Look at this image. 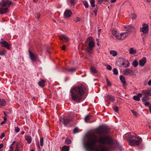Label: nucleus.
<instances>
[{"label":"nucleus","instance_id":"obj_1","mask_svg":"<svg viewBox=\"0 0 151 151\" xmlns=\"http://www.w3.org/2000/svg\"><path fill=\"white\" fill-rule=\"evenodd\" d=\"M86 148L90 151H108V149L118 147L119 144L112 138L101 136L98 139L94 134L90 135L86 145Z\"/></svg>","mask_w":151,"mask_h":151},{"label":"nucleus","instance_id":"obj_2","mask_svg":"<svg viewBox=\"0 0 151 151\" xmlns=\"http://www.w3.org/2000/svg\"><path fill=\"white\" fill-rule=\"evenodd\" d=\"M88 88L85 84H80L71 88L70 91L72 100L78 103L83 101V96L88 92Z\"/></svg>","mask_w":151,"mask_h":151},{"label":"nucleus","instance_id":"obj_3","mask_svg":"<svg viewBox=\"0 0 151 151\" xmlns=\"http://www.w3.org/2000/svg\"><path fill=\"white\" fill-rule=\"evenodd\" d=\"M13 4L11 1H3L1 3V7H0V13L1 14L8 12V8Z\"/></svg>","mask_w":151,"mask_h":151},{"label":"nucleus","instance_id":"obj_4","mask_svg":"<svg viewBox=\"0 0 151 151\" xmlns=\"http://www.w3.org/2000/svg\"><path fill=\"white\" fill-rule=\"evenodd\" d=\"M86 42H88V45L87 47L86 50L88 53H92L93 52V48L95 46L94 40L92 37H90L87 38Z\"/></svg>","mask_w":151,"mask_h":151},{"label":"nucleus","instance_id":"obj_5","mask_svg":"<svg viewBox=\"0 0 151 151\" xmlns=\"http://www.w3.org/2000/svg\"><path fill=\"white\" fill-rule=\"evenodd\" d=\"M111 32L112 35L115 37L116 39L122 40L125 39L129 35L127 32L119 33L117 31L114 30H112Z\"/></svg>","mask_w":151,"mask_h":151},{"label":"nucleus","instance_id":"obj_6","mask_svg":"<svg viewBox=\"0 0 151 151\" xmlns=\"http://www.w3.org/2000/svg\"><path fill=\"white\" fill-rule=\"evenodd\" d=\"M134 139H129V143L132 146H138L140 145L142 141V138L139 136H134L133 137Z\"/></svg>","mask_w":151,"mask_h":151},{"label":"nucleus","instance_id":"obj_7","mask_svg":"<svg viewBox=\"0 0 151 151\" xmlns=\"http://www.w3.org/2000/svg\"><path fill=\"white\" fill-rule=\"evenodd\" d=\"M60 121L61 122H62L65 126L68 127V125L71 122H73V119L72 118H68L65 119L64 118H62L60 119Z\"/></svg>","mask_w":151,"mask_h":151},{"label":"nucleus","instance_id":"obj_8","mask_svg":"<svg viewBox=\"0 0 151 151\" xmlns=\"http://www.w3.org/2000/svg\"><path fill=\"white\" fill-rule=\"evenodd\" d=\"M28 52L29 54V57L32 61H35L37 60L38 58L37 55H35L30 50H29Z\"/></svg>","mask_w":151,"mask_h":151},{"label":"nucleus","instance_id":"obj_9","mask_svg":"<svg viewBox=\"0 0 151 151\" xmlns=\"http://www.w3.org/2000/svg\"><path fill=\"white\" fill-rule=\"evenodd\" d=\"M0 44L2 47H5L8 50L10 49V47L7 42L5 40H4L2 39L1 40Z\"/></svg>","mask_w":151,"mask_h":151},{"label":"nucleus","instance_id":"obj_10","mask_svg":"<svg viewBox=\"0 0 151 151\" xmlns=\"http://www.w3.org/2000/svg\"><path fill=\"white\" fill-rule=\"evenodd\" d=\"M149 27L148 25L146 24H144L143 27L140 29V32H142L144 34H147L148 32Z\"/></svg>","mask_w":151,"mask_h":151},{"label":"nucleus","instance_id":"obj_11","mask_svg":"<svg viewBox=\"0 0 151 151\" xmlns=\"http://www.w3.org/2000/svg\"><path fill=\"white\" fill-rule=\"evenodd\" d=\"M142 93L143 95L147 96H151V88H148L147 89L142 91Z\"/></svg>","mask_w":151,"mask_h":151},{"label":"nucleus","instance_id":"obj_12","mask_svg":"<svg viewBox=\"0 0 151 151\" xmlns=\"http://www.w3.org/2000/svg\"><path fill=\"white\" fill-rule=\"evenodd\" d=\"M123 73L125 75H133L134 72L133 71L129 68L125 69L123 71Z\"/></svg>","mask_w":151,"mask_h":151},{"label":"nucleus","instance_id":"obj_13","mask_svg":"<svg viewBox=\"0 0 151 151\" xmlns=\"http://www.w3.org/2000/svg\"><path fill=\"white\" fill-rule=\"evenodd\" d=\"M147 62V58L145 57H143L142 59L140 60L139 61V64L140 66L142 67L144 66Z\"/></svg>","mask_w":151,"mask_h":151},{"label":"nucleus","instance_id":"obj_14","mask_svg":"<svg viewBox=\"0 0 151 151\" xmlns=\"http://www.w3.org/2000/svg\"><path fill=\"white\" fill-rule=\"evenodd\" d=\"M60 39L64 42H68L69 41V38L65 35H63L58 36Z\"/></svg>","mask_w":151,"mask_h":151},{"label":"nucleus","instance_id":"obj_15","mask_svg":"<svg viewBox=\"0 0 151 151\" xmlns=\"http://www.w3.org/2000/svg\"><path fill=\"white\" fill-rule=\"evenodd\" d=\"M72 14V12L69 9L66 10L64 12V15L65 17L66 18H68L70 17Z\"/></svg>","mask_w":151,"mask_h":151},{"label":"nucleus","instance_id":"obj_16","mask_svg":"<svg viewBox=\"0 0 151 151\" xmlns=\"http://www.w3.org/2000/svg\"><path fill=\"white\" fill-rule=\"evenodd\" d=\"M127 31L129 32H132L134 31V28L128 25L125 27Z\"/></svg>","mask_w":151,"mask_h":151},{"label":"nucleus","instance_id":"obj_17","mask_svg":"<svg viewBox=\"0 0 151 151\" xmlns=\"http://www.w3.org/2000/svg\"><path fill=\"white\" fill-rule=\"evenodd\" d=\"M105 97L112 102H114V101L115 100L114 97L112 95H106L105 96Z\"/></svg>","mask_w":151,"mask_h":151},{"label":"nucleus","instance_id":"obj_18","mask_svg":"<svg viewBox=\"0 0 151 151\" xmlns=\"http://www.w3.org/2000/svg\"><path fill=\"white\" fill-rule=\"evenodd\" d=\"M46 80L42 79L38 83L39 85L41 87H43L45 86V83L46 82Z\"/></svg>","mask_w":151,"mask_h":151},{"label":"nucleus","instance_id":"obj_19","mask_svg":"<svg viewBox=\"0 0 151 151\" xmlns=\"http://www.w3.org/2000/svg\"><path fill=\"white\" fill-rule=\"evenodd\" d=\"M93 116L91 115H87L84 118V120L86 122H89L88 121L90 120L92 118Z\"/></svg>","mask_w":151,"mask_h":151},{"label":"nucleus","instance_id":"obj_20","mask_svg":"<svg viewBox=\"0 0 151 151\" xmlns=\"http://www.w3.org/2000/svg\"><path fill=\"white\" fill-rule=\"evenodd\" d=\"M119 78L121 82L122 83L123 86L125 85L126 84L125 77L121 75L119 76Z\"/></svg>","mask_w":151,"mask_h":151},{"label":"nucleus","instance_id":"obj_21","mask_svg":"<svg viewBox=\"0 0 151 151\" xmlns=\"http://www.w3.org/2000/svg\"><path fill=\"white\" fill-rule=\"evenodd\" d=\"M122 65L124 68H127L129 66V63L128 60H125L122 63Z\"/></svg>","mask_w":151,"mask_h":151},{"label":"nucleus","instance_id":"obj_22","mask_svg":"<svg viewBox=\"0 0 151 151\" xmlns=\"http://www.w3.org/2000/svg\"><path fill=\"white\" fill-rule=\"evenodd\" d=\"M101 128L103 134H106L108 132V130L106 128L103 127H101Z\"/></svg>","mask_w":151,"mask_h":151},{"label":"nucleus","instance_id":"obj_23","mask_svg":"<svg viewBox=\"0 0 151 151\" xmlns=\"http://www.w3.org/2000/svg\"><path fill=\"white\" fill-rule=\"evenodd\" d=\"M77 68H67V70L69 72L73 73L75 72L77 70Z\"/></svg>","mask_w":151,"mask_h":151},{"label":"nucleus","instance_id":"obj_24","mask_svg":"<svg viewBox=\"0 0 151 151\" xmlns=\"http://www.w3.org/2000/svg\"><path fill=\"white\" fill-rule=\"evenodd\" d=\"M38 147L40 149V147L39 146V145H40L42 146H43V144H44V139L43 138H40V142H38Z\"/></svg>","mask_w":151,"mask_h":151},{"label":"nucleus","instance_id":"obj_25","mask_svg":"<svg viewBox=\"0 0 151 151\" xmlns=\"http://www.w3.org/2000/svg\"><path fill=\"white\" fill-rule=\"evenodd\" d=\"M129 52L130 54H134L136 53V51L134 50L133 48L132 47L130 49Z\"/></svg>","mask_w":151,"mask_h":151},{"label":"nucleus","instance_id":"obj_26","mask_svg":"<svg viewBox=\"0 0 151 151\" xmlns=\"http://www.w3.org/2000/svg\"><path fill=\"white\" fill-rule=\"evenodd\" d=\"M6 104V102L3 99H0V107L4 106Z\"/></svg>","mask_w":151,"mask_h":151},{"label":"nucleus","instance_id":"obj_27","mask_svg":"<svg viewBox=\"0 0 151 151\" xmlns=\"http://www.w3.org/2000/svg\"><path fill=\"white\" fill-rule=\"evenodd\" d=\"M69 146H67L66 145H64L62 148V151H69Z\"/></svg>","mask_w":151,"mask_h":151},{"label":"nucleus","instance_id":"obj_28","mask_svg":"<svg viewBox=\"0 0 151 151\" xmlns=\"http://www.w3.org/2000/svg\"><path fill=\"white\" fill-rule=\"evenodd\" d=\"M25 139L28 144L32 142V138L30 136H27L25 137Z\"/></svg>","mask_w":151,"mask_h":151},{"label":"nucleus","instance_id":"obj_29","mask_svg":"<svg viewBox=\"0 0 151 151\" xmlns=\"http://www.w3.org/2000/svg\"><path fill=\"white\" fill-rule=\"evenodd\" d=\"M110 53V54L111 55L114 57L116 56L117 55V52L114 50H111Z\"/></svg>","mask_w":151,"mask_h":151},{"label":"nucleus","instance_id":"obj_30","mask_svg":"<svg viewBox=\"0 0 151 151\" xmlns=\"http://www.w3.org/2000/svg\"><path fill=\"white\" fill-rule=\"evenodd\" d=\"M149 100V98L148 96L145 95L142 98V100L143 102H145Z\"/></svg>","mask_w":151,"mask_h":151},{"label":"nucleus","instance_id":"obj_31","mask_svg":"<svg viewBox=\"0 0 151 151\" xmlns=\"http://www.w3.org/2000/svg\"><path fill=\"white\" fill-rule=\"evenodd\" d=\"M138 65V63L137 60H134L133 61L132 63V65L135 67H137Z\"/></svg>","mask_w":151,"mask_h":151},{"label":"nucleus","instance_id":"obj_32","mask_svg":"<svg viewBox=\"0 0 151 151\" xmlns=\"http://www.w3.org/2000/svg\"><path fill=\"white\" fill-rule=\"evenodd\" d=\"M96 133L97 134H103L101 127L97 129L96 131Z\"/></svg>","mask_w":151,"mask_h":151},{"label":"nucleus","instance_id":"obj_33","mask_svg":"<svg viewBox=\"0 0 151 151\" xmlns=\"http://www.w3.org/2000/svg\"><path fill=\"white\" fill-rule=\"evenodd\" d=\"M90 4L91 6L92 7H94L95 6V1L94 0H91L90 1Z\"/></svg>","mask_w":151,"mask_h":151},{"label":"nucleus","instance_id":"obj_34","mask_svg":"<svg viewBox=\"0 0 151 151\" xmlns=\"http://www.w3.org/2000/svg\"><path fill=\"white\" fill-rule=\"evenodd\" d=\"M90 69L91 71L93 73H96L97 72L96 69L93 67H91Z\"/></svg>","mask_w":151,"mask_h":151},{"label":"nucleus","instance_id":"obj_35","mask_svg":"<svg viewBox=\"0 0 151 151\" xmlns=\"http://www.w3.org/2000/svg\"><path fill=\"white\" fill-rule=\"evenodd\" d=\"M113 109L115 112L117 113L119 111V109L118 106H114L113 107Z\"/></svg>","mask_w":151,"mask_h":151},{"label":"nucleus","instance_id":"obj_36","mask_svg":"<svg viewBox=\"0 0 151 151\" xmlns=\"http://www.w3.org/2000/svg\"><path fill=\"white\" fill-rule=\"evenodd\" d=\"M83 4L86 8H87L88 7V4L87 1H85L83 2Z\"/></svg>","mask_w":151,"mask_h":151},{"label":"nucleus","instance_id":"obj_37","mask_svg":"<svg viewBox=\"0 0 151 151\" xmlns=\"http://www.w3.org/2000/svg\"><path fill=\"white\" fill-rule=\"evenodd\" d=\"M130 17L132 19H135L136 18V15L135 14H132L130 15Z\"/></svg>","mask_w":151,"mask_h":151},{"label":"nucleus","instance_id":"obj_38","mask_svg":"<svg viewBox=\"0 0 151 151\" xmlns=\"http://www.w3.org/2000/svg\"><path fill=\"white\" fill-rule=\"evenodd\" d=\"M106 81L107 82V85L108 86H110L111 85V82L107 78H106Z\"/></svg>","mask_w":151,"mask_h":151},{"label":"nucleus","instance_id":"obj_39","mask_svg":"<svg viewBox=\"0 0 151 151\" xmlns=\"http://www.w3.org/2000/svg\"><path fill=\"white\" fill-rule=\"evenodd\" d=\"M133 99L135 101H139L140 100V98H139L138 96H134L133 97Z\"/></svg>","mask_w":151,"mask_h":151},{"label":"nucleus","instance_id":"obj_40","mask_svg":"<svg viewBox=\"0 0 151 151\" xmlns=\"http://www.w3.org/2000/svg\"><path fill=\"white\" fill-rule=\"evenodd\" d=\"M113 72L115 75H116L118 74V70L116 68H114L113 69Z\"/></svg>","mask_w":151,"mask_h":151},{"label":"nucleus","instance_id":"obj_41","mask_svg":"<svg viewBox=\"0 0 151 151\" xmlns=\"http://www.w3.org/2000/svg\"><path fill=\"white\" fill-rule=\"evenodd\" d=\"M6 52V51L5 50H3L1 51L0 52V55H4Z\"/></svg>","mask_w":151,"mask_h":151},{"label":"nucleus","instance_id":"obj_42","mask_svg":"<svg viewBox=\"0 0 151 151\" xmlns=\"http://www.w3.org/2000/svg\"><path fill=\"white\" fill-rule=\"evenodd\" d=\"M65 142L66 143H67L68 144H71V141L69 139L66 138L65 140Z\"/></svg>","mask_w":151,"mask_h":151},{"label":"nucleus","instance_id":"obj_43","mask_svg":"<svg viewBox=\"0 0 151 151\" xmlns=\"http://www.w3.org/2000/svg\"><path fill=\"white\" fill-rule=\"evenodd\" d=\"M131 112L132 113L133 115L135 116H137L138 114L137 112L134 110H131Z\"/></svg>","mask_w":151,"mask_h":151},{"label":"nucleus","instance_id":"obj_44","mask_svg":"<svg viewBox=\"0 0 151 151\" xmlns=\"http://www.w3.org/2000/svg\"><path fill=\"white\" fill-rule=\"evenodd\" d=\"M81 20V19L78 17H76L75 19H74V21L76 22H79Z\"/></svg>","mask_w":151,"mask_h":151},{"label":"nucleus","instance_id":"obj_45","mask_svg":"<svg viewBox=\"0 0 151 151\" xmlns=\"http://www.w3.org/2000/svg\"><path fill=\"white\" fill-rule=\"evenodd\" d=\"M20 129L18 127H15V131L16 132H19Z\"/></svg>","mask_w":151,"mask_h":151},{"label":"nucleus","instance_id":"obj_46","mask_svg":"<svg viewBox=\"0 0 151 151\" xmlns=\"http://www.w3.org/2000/svg\"><path fill=\"white\" fill-rule=\"evenodd\" d=\"M70 3L72 5H74L76 4L75 0H70Z\"/></svg>","mask_w":151,"mask_h":151},{"label":"nucleus","instance_id":"obj_47","mask_svg":"<svg viewBox=\"0 0 151 151\" xmlns=\"http://www.w3.org/2000/svg\"><path fill=\"white\" fill-rule=\"evenodd\" d=\"M106 68L109 70H110L112 69L111 67L109 65H107L106 66Z\"/></svg>","mask_w":151,"mask_h":151},{"label":"nucleus","instance_id":"obj_48","mask_svg":"<svg viewBox=\"0 0 151 151\" xmlns=\"http://www.w3.org/2000/svg\"><path fill=\"white\" fill-rule=\"evenodd\" d=\"M78 129L77 128H75L73 130V133L74 134L78 132Z\"/></svg>","mask_w":151,"mask_h":151},{"label":"nucleus","instance_id":"obj_49","mask_svg":"<svg viewBox=\"0 0 151 151\" xmlns=\"http://www.w3.org/2000/svg\"><path fill=\"white\" fill-rule=\"evenodd\" d=\"M108 1V0H98V2L100 4L101 3L103 2L104 1L105 2H106Z\"/></svg>","mask_w":151,"mask_h":151},{"label":"nucleus","instance_id":"obj_50","mask_svg":"<svg viewBox=\"0 0 151 151\" xmlns=\"http://www.w3.org/2000/svg\"><path fill=\"white\" fill-rule=\"evenodd\" d=\"M144 105L146 106H148L150 105V102H145Z\"/></svg>","mask_w":151,"mask_h":151},{"label":"nucleus","instance_id":"obj_51","mask_svg":"<svg viewBox=\"0 0 151 151\" xmlns=\"http://www.w3.org/2000/svg\"><path fill=\"white\" fill-rule=\"evenodd\" d=\"M5 136V134L4 133V132L2 133L1 135L0 138H3Z\"/></svg>","mask_w":151,"mask_h":151},{"label":"nucleus","instance_id":"obj_52","mask_svg":"<svg viewBox=\"0 0 151 151\" xmlns=\"http://www.w3.org/2000/svg\"><path fill=\"white\" fill-rule=\"evenodd\" d=\"M142 95H143V94H142V93H138L137 94V96H138L139 97V98H140V97H142Z\"/></svg>","mask_w":151,"mask_h":151},{"label":"nucleus","instance_id":"obj_53","mask_svg":"<svg viewBox=\"0 0 151 151\" xmlns=\"http://www.w3.org/2000/svg\"><path fill=\"white\" fill-rule=\"evenodd\" d=\"M97 7H96L95 8V10H94V13L96 15L97 14Z\"/></svg>","mask_w":151,"mask_h":151},{"label":"nucleus","instance_id":"obj_54","mask_svg":"<svg viewBox=\"0 0 151 151\" xmlns=\"http://www.w3.org/2000/svg\"><path fill=\"white\" fill-rule=\"evenodd\" d=\"M62 50H65L66 49V46L65 45H63L62 47Z\"/></svg>","mask_w":151,"mask_h":151},{"label":"nucleus","instance_id":"obj_55","mask_svg":"<svg viewBox=\"0 0 151 151\" xmlns=\"http://www.w3.org/2000/svg\"><path fill=\"white\" fill-rule=\"evenodd\" d=\"M14 151H19V147H18V145H17L15 147V150Z\"/></svg>","mask_w":151,"mask_h":151},{"label":"nucleus","instance_id":"obj_56","mask_svg":"<svg viewBox=\"0 0 151 151\" xmlns=\"http://www.w3.org/2000/svg\"><path fill=\"white\" fill-rule=\"evenodd\" d=\"M148 84L149 86H151V79L148 81Z\"/></svg>","mask_w":151,"mask_h":151},{"label":"nucleus","instance_id":"obj_57","mask_svg":"<svg viewBox=\"0 0 151 151\" xmlns=\"http://www.w3.org/2000/svg\"><path fill=\"white\" fill-rule=\"evenodd\" d=\"M9 148H10V149L12 150L11 151H12V150H13V148H14V147L12 146V145H11V146H10Z\"/></svg>","mask_w":151,"mask_h":151},{"label":"nucleus","instance_id":"obj_58","mask_svg":"<svg viewBox=\"0 0 151 151\" xmlns=\"http://www.w3.org/2000/svg\"><path fill=\"white\" fill-rule=\"evenodd\" d=\"M37 19H38L40 17V14H37Z\"/></svg>","mask_w":151,"mask_h":151},{"label":"nucleus","instance_id":"obj_59","mask_svg":"<svg viewBox=\"0 0 151 151\" xmlns=\"http://www.w3.org/2000/svg\"><path fill=\"white\" fill-rule=\"evenodd\" d=\"M116 0H111L110 1L111 3H114L116 2Z\"/></svg>","mask_w":151,"mask_h":151},{"label":"nucleus","instance_id":"obj_60","mask_svg":"<svg viewBox=\"0 0 151 151\" xmlns=\"http://www.w3.org/2000/svg\"><path fill=\"white\" fill-rule=\"evenodd\" d=\"M3 146V144L2 143L0 144V149H1V148H2Z\"/></svg>","mask_w":151,"mask_h":151},{"label":"nucleus","instance_id":"obj_61","mask_svg":"<svg viewBox=\"0 0 151 151\" xmlns=\"http://www.w3.org/2000/svg\"><path fill=\"white\" fill-rule=\"evenodd\" d=\"M5 122V121H3L1 123V124L2 125L4 124Z\"/></svg>","mask_w":151,"mask_h":151},{"label":"nucleus","instance_id":"obj_62","mask_svg":"<svg viewBox=\"0 0 151 151\" xmlns=\"http://www.w3.org/2000/svg\"><path fill=\"white\" fill-rule=\"evenodd\" d=\"M149 108L150 111V112L151 113V105L149 106Z\"/></svg>","mask_w":151,"mask_h":151},{"label":"nucleus","instance_id":"obj_63","mask_svg":"<svg viewBox=\"0 0 151 151\" xmlns=\"http://www.w3.org/2000/svg\"><path fill=\"white\" fill-rule=\"evenodd\" d=\"M145 1L147 2H150V1L151 0H144Z\"/></svg>","mask_w":151,"mask_h":151},{"label":"nucleus","instance_id":"obj_64","mask_svg":"<svg viewBox=\"0 0 151 151\" xmlns=\"http://www.w3.org/2000/svg\"><path fill=\"white\" fill-rule=\"evenodd\" d=\"M4 121L6 122V119L5 117H4Z\"/></svg>","mask_w":151,"mask_h":151}]
</instances>
